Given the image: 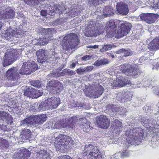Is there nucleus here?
Returning <instances> with one entry per match:
<instances>
[{
    "instance_id": "obj_41",
    "label": "nucleus",
    "mask_w": 159,
    "mask_h": 159,
    "mask_svg": "<svg viewBox=\"0 0 159 159\" xmlns=\"http://www.w3.org/2000/svg\"><path fill=\"white\" fill-rule=\"evenodd\" d=\"M108 60L106 59H103L100 60H97L94 63L95 66H99L102 65H104L108 63Z\"/></svg>"
},
{
    "instance_id": "obj_18",
    "label": "nucleus",
    "mask_w": 159,
    "mask_h": 159,
    "mask_svg": "<svg viewBox=\"0 0 159 159\" xmlns=\"http://www.w3.org/2000/svg\"><path fill=\"white\" fill-rule=\"evenodd\" d=\"M49 30L48 29H42V31H47V34L44 36H41L39 37V38L37 39V40L38 42V45H43L45 44H47L52 39V36L51 34L50 35H49L48 33Z\"/></svg>"
},
{
    "instance_id": "obj_46",
    "label": "nucleus",
    "mask_w": 159,
    "mask_h": 159,
    "mask_svg": "<svg viewBox=\"0 0 159 159\" xmlns=\"http://www.w3.org/2000/svg\"><path fill=\"white\" fill-rule=\"evenodd\" d=\"M31 84L34 87L39 88L41 85V83L39 80H34L31 82Z\"/></svg>"
},
{
    "instance_id": "obj_51",
    "label": "nucleus",
    "mask_w": 159,
    "mask_h": 159,
    "mask_svg": "<svg viewBox=\"0 0 159 159\" xmlns=\"http://www.w3.org/2000/svg\"><path fill=\"white\" fill-rule=\"evenodd\" d=\"M84 72H85V67H81L76 70V72L78 74H82Z\"/></svg>"
},
{
    "instance_id": "obj_20",
    "label": "nucleus",
    "mask_w": 159,
    "mask_h": 159,
    "mask_svg": "<svg viewBox=\"0 0 159 159\" xmlns=\"http://www.w3.org/2000/svg\"><path fill=\"white\" fill-rule=\"evenodd\" d=\"M6 75L8 80L12 81H16L19 75L16 68H11L9 69L7 71Z\"/></svg>"
},
{
    "instance_id": "obj_58",
    "label": "nucleus",
    "mask_w": 159,
    "mask_h": 159,
    "mask_svg": "<svg viewBox=\"0 0 159 159\" xmlns=\"http://www.w3.org/2000/svg\"><path fill=\"white\" fill-rule=\"evenodd\" d=\"M72 159L69 156L66 155L65 156H61L60 157H57V159Z\"/></svg>"
},
{
    "instance_id": "obj_34",
    "label": "nucleus",
    "mask_w": 159,
    "mask_h": 159,
    "mask_svg": "<svg viewBox=\"0 0 159 159\" xmlns=\"http://www.w3.org/2000/svg\"><path fill=\"white\" fill-rule=\"evenodd\" d=\"M157 16L154 14H148L147 17V23L148 24H152L155 22L157 20Z\"/></svg>"
},
{
    "instance_id": "obj_22",
    "label": "nucleus",
    "mask_w": 159,
    "mask_h": 159,
    "mask_svg": "<svg viewBox=\"0 0 159 159\" xmlns=\"http://www.w3.org/2000/svg\"><path fill=\"white\" fill-rule=\"evenodd\" d=\"M21 35H22L20 34L19 31L16 30V29H15V30H12L10 32L7 30L4 34L3 36L6 39H9L12 36L19 38L21 37Z\"/></svg>"
},
{
    "instance_id": "obj_13",
    "label": "nucleus",
    "mask_w": 159,
    "mask_h": 159,
    "mask_svg": "<svg viewBox=\"0 0 159 159\" xmlns=\"http://www.w3.org/2000/svg\"><path fill=\"white\" fill-rule=\"evenodd\" d=\"M119 69L125 75L129 76H134L138 75L139 70L132 66H129L127 64H124L119 66Z\"/></svg>"
},
{
    "instance_id": "obj_5",
    "label": "nucleus",
    "mask_w": 159,
    "mask_h": 159,
    "mask_svg": "<svg viewBox=\"0 0 159 159\" xmlns=\"http://www.w3.org/2000/svg\"><path fill=\"white\" fill-rule=\"evenodd\" d=\"M49 54H51V56H49L48 57L47 56V51L44 49H40L38 50L36 53L38 57V62L43 63L45 61L51 63L53 62L54 63H56L59 59L60 56L59 53L57 52L55 49H52Z\"/></svg>"
},
{
    "instance_id": "obj_2",
    "label": "nucleus",
    "mask_w": 159,
    "mask_h": 159,
    "mask_svg": "<svg viewBox=\"0 0 159 159\" xmlns=\"http://www.w3.org/2000/svg\"><path fill=\"white\" fill-rule=\"evenodd\" d=\"M144 131L139 127H131L125 132V135L128 146L130 145H136L141 143L143 139Z\"/></svg>"
},
{
    "instance_id": "obj_26",
    "label": "nucleus",
    "mask_w": 159,
    "mask_h": 159,
    "mask_svg": "<svg viewBox=\"0 0 159 159\" xmlns=\"http://www.w3.org/2000/svg\"><path fill=\"white\" fill-rule=\"evenodd\" d=\"M21 126H31L36 125V122L35 120V116H31L30 117L26 118L21 122Z\"/></svg>"
},
{
    "instance_id": "obj_64",
    "label": "nucleus",
    "mask_w": 159,
    "mask_h": 159,
    "mask_svg": "<svg viewBox=\"0 0 159 159\" xmlns=\"http://www.w3.org/2000/svg\"><path fill=\"white\" fill-rule=\"evenodd\" d=\"M154 7L156 8H159V0L158 2L154 4Z\"/></svg>"
},
{
    "instance_id": "obj_38",
    "label": "nucleus",
    "mask_w": 159,
    "mask_h": 159,
    "mask_svg": "<svg viewBox=\"0 0 159 159\" xmlns=\"http://www.w3.org/2000/svg\"><path fill=\"white\" fill-rule=\"evenodd\" d=\"M33 88L30 87L26 86L24 90V94L25 96L32 98Z\"/></svg>"
},
{
    "instance_id": "obj_27",
    "label": "nucleus",
    "mask_w": 159,
    "mask_h": 159,
    "mask_svg": "<svg viewBox=\"0 0 159 159\" xmlns=\"http://www.w3.org/2000/svg\"><path fill=\"white\" fill-rule=\"evenodd\" d=\"M148 48L151 51H155L159 49V37L156 38L149 43Z\"/></svg>"
},
{
    "instance_id": "obj_8",
    "label": "nucleus",
    "mask_w": 159,
    "mask_h": 159,
    "mask_svg": "<svg viewBox=\"0 0 159 159\" xmlns=\"http://www.w3.org/2000/svg\"><path fill=\"white\" fill-rule=\"evenodd\" d=\"M104 89L98 83H93L84 90L85 95L88 97L98 98L102 95Z\"/></svg>"
},
{
    "instance_id": "obj_42",
    "label": "nucleus",
    "mask_w": 159,
    "mask_h": 159,
    "mask_svg": "<svg viewBox=\"0 0 159 159\" xmlns=\"http://www.w3.org/2000/svg\"><path fill=\"white\" fill-rule=\"evenodd\" d=\"M44 0H24L25 2L30 5H38L41 1Z\"/></svg>"
},
{
    "instance_id": "obj_40",
    "label": "nucleus",
    "mask_w": 159,
    "mask_h": 159,
    "mask_svg": "<svg viewBox=\"0 0 159 159\" xmlns=\"http://www.w3.org/2000/svg\"><path fill=\"white\" fill-rule=\"evenodd\" d=\"M9 145L8 141L6 139L0 138V147L2 148H7Z\"/></svg>"
},
{
    "instance_id": "obj_59",
    "label": "nucleus",
    "mask_w": 159,
    "mask_h": 159,
    "mask_svg": "<svg viewBox=\"0 0 159 159\" xmlns=\"http://www.w3.org/2000/svg\"><path fill=\"white\" fill-rule=\"evenodd\" d=\"M153 92L159 97V88H155L153 89Z\"/></svg>"
},
{
    "instance_id": "obj_21",
    "label": "nucleus",
    "mask_w": 159,
    "mask_h": 159,
    "mask_svg": "<svg viewBox=\"0 0 159 159\" xmlns=\"http://www.w3.org/2000/svg\"><path fill=\"white\" fill-rule=\"evenodd\" d=\"M116 8L117 12L120 14L126 15L129 12L128 6L123 2L117 3Z\"/></svg>"
},
{
    "instance_id": "obj_33",
    "label": "nucleus",
    "mask_w": 159,
    "mask_h": 159,
    "mask_svg": "<svg viewBox=\"0 0 159 159\" xmlns=\"http://www.w3.org/2000/svg\"><path fill=\"white\" fill-rule=\"evenodd\" d=\"M117 82V85L119 87H122L127 84H129L130 81H128L124 78L122 76H120L116 79Z\"/></svg>"
},
{
    "instance_id": "obj_35",
    "label": "nucleus",
    "mask_w": 159,
    "mask_h": 159,
    "mask_svg": "<svg viewBox=\"0 0 159 159\" xmlns=\"http://www.w3.org/2000/svg\"><path fill=\"white\" fill-rule=\"evenodd\" d=\"M83 120V121L82 124L80 125V127L83 129L84 132H88L90 128V122L85 119H84Z\"/></svg>"
},
{
    "instance_id": "obj_30",
    "label": "nucleus",
    "mask_w": 159,
    "mask_h": 159,
    "mask_svg": "<svg viewBox=\"0 0 159 159\" xmlns=\"http://www.w3.org/2000/svg\"><path fill=\"white\" fill-rule=\"evenodd\" d=\"M45 109L43 103H41L39 105L38 103H35L31 104L30 109L35 111H39L42 109Z\"/></svg>"
},
{
    "instance_id": "obj_7",
    "label": "nucleus",
    "mask_w": 159,
    "mask_h": 159,
    "mask_svg": "<svg viewBox=\"0 0 159 159\" xmlns=\"http://www.w3.org/2000/svg\"><path fill=\"white\" fill-rule=\"evenodd\" d=\"M79 40L77 35L74 33L68 34L63 39L61 42L63 49L65 50L70 51L77 46Z\"/></svg>"
},
{
    "instance_id": "obj_56",
    "label": "nucleus",
    "mask_w": 159,
    "mask_h": 159,
    "mask_svg": "<svg viewBox=\"0 0 159 159\" xmlns=\"http://www.w3.org/2000/svg\"><path fill=\"white\" fill-rule=\"evenodd\" d=\"M111 85L112 88L114 89H116V87H119L118 85H117V80H114V81L111 83Z\"/></svg>"
},
{
    "instance_id": "obj_48",
    "label": "nucleus",
    "mask_w": 159,
    "mask_h": 159,
    "mask_svg": "<svg viewBox=\"0 0 159 159\" xmlns=\"http://www.w3.org/2000/svg\"><path fill=\"white\" fill-rule=\"evenodd\" d=\"M65 21L64 19L63 18H60L57 19L55 22V25H63L64 24Z\"/></svg>"
},
{
    "instance_id": "obj_45",
    "label": "nucleus",
    "mask_w": 159,
    "mask_h": 159,
    "mask_svg": "<svg viewBox=\"0 0 159 159\" xmlns=\"http://www.w3.org/2000/svg\"><path fill=\"white\" fill-rule=\"evenodd\" d=\"M121 157L122 158L129 156L130 155L129 151L127 149H123L120 152Z\"/></svg>"
},
{
    "instance_id": "obj_43",
    "label": "nucleus",
    "mask_w": 159,
    "mask_h": 159,
    "mask_svg": "<svg viewBox=\"0 0 159 159\" xmlns=\"http://www.w3.org/2000/svg\"><path fill=\"white\" fill-rule=\"evenodd\" d=\"M116 47L114 44H106L104 45L102 48L100 49V51L104 52L111 50L113 47Z\"/></svg>"
},
{
    "instance_id": "obj_54",
    "label": "nucleus",
    "mask_w": 159,
    "mask_h": 159,
    "mask_svg": "<svg viewBox=\"0 0 159 159\" xmlns=\"http://www.w3.org/2000/svg\"><path fill=\"white\" fill-rule=\"evenodd\" d=\"M92 57V56H90L89 55H87L81 58V60L83 61H87V60H89Z\"/></svg>"
},
{
    "instance_id": "obj_57",
    "label": "nucleus",
    "mask_w": 159,
    "mask_h": 159,
    "mask_svg": "<svg viewBox=\"0 0 159 159\" xmlns=\"http://www.w3.org/2000/svg\"><path fill=\"white\" fill-rule=\"evenodd\" d=\"M19 104L17 103H16L14 104L13 107L16 111H17L18 110L20 109V107L19 106Z\"/></svg>"
},
{
    "instance_id": "obj_16",
    "label": "nucleus",
    "mask_w": 159,
    "mask_h": 159,
    "mask_svg": "<svg viewBox=\"0 0 159 159\" xmlns=\"http://www.w3.org/2000/svg\"><path fill=\"white\" fill-rule=\"evenodd\" d=\"M47 87L48 89L50 88L54 92H58L63 89V85L58 80H54L49 82L48 83Z\"/></svg>"
},
{
    "instance_id": "obj_62",
    "label": "nucleus",
    "mask_w": 159,
    "mask_h": 159,
    "mask_svg": "<svg viewBox=\"0 0 159 159\" xmlns=\"http://www.w3.org/2000/svg\"><path fill=\"white\" fill-rule=\"evenodd\" d=\"M125 51V49L122 48L121 49L118 50L116 52L117 54H120L121 53H124V52Z\"/></svg>"
},
{
    "instance_id": "obj_10",
    "label": "nucleus",
    "mask_w": 159,
    "mask_h": 159,
    "mask_svg": "<svg viewBox=\"0 0 159 159\" xmlns=\"http://www.w3.org/2000/svg\"><path fill=\"white\" fill-rule=\"evenodd\" d=\"M65 117L61 120H58L56 122L54 125V127L56 129L68 127L73 129L78 120V117L74 116L64 118Z\"/></svg>"
},
{
    "instance_id": "obj_25",
    "label": "nucleus",
    "mask_w": 159,
    "mask_h": 159,
    "mask_svg": "<svg viewBox=\"0 0 159 159\" xmlns=\"http://www.w3.org/2000/svg\"><path fill=\"white\" fill-rule=\"evenodd\" d=\"M7 121L8 124H11L13 122V118L8 113L4 111H0V122L3 123L4 120Z\"/></svg>"
},
{
    "instance_id": "obj_14",
    "label": "nucleus",
    "mask_w": 159,
    "mask_h": 159,
    "mask_svg": "<svg viewBox=\"0 0 159 159\" xmlns=\"http://www.w3.org/2000/svg\"><path fill=\"white\" fill-rule=\"evenodd\" d=\"M60 103V99L59 98L52 97H49L43 102L45 108L54 109L57 108Z\"/></svg>"
},
{
    "instance_id": "obj_37",
    "label": "nucleus",
    "mask_w": 159,
    "mask_h": 159,
    "mask_svg": "<svg viewBox=\"0 0 159 159\" xmlns=\"http://www.w3.org/2000/svg\"><path fill=\"white\" fill-rule=\"evenodd\" d=\"M21 135L22 138L25 139H28L31 135V132L29 129H24L21 132Z\"/></svg>"
},
{
    "instance_id": "obj_28",
    "label": "nucleus",
    "mask_w": 159,
    "mask_h": 159,
    "mask_svg": "<svg viewBox=\"0 0 159 159\" xmlns=\"http://www.w3.org/2000/svg\"><path fill=\"white\" fill-rule=\"evenodd\" d=\"M110 106L113 112H116L117 114L120 115H124L127 111L126 109L124 107H119L113 105H110Z\"/></svg>"
},
{
    "instance_id": "obj_44",
    "label": "nucleus",
    "mask_w": 159,
    "mask_h": 159,
    "mask_svg": "<svg viewBox=\"0 0 159 159\" xmlns=\"http://www.w3.org/2000/svg\"><path fill=\"white\" fill-rule=\"evenodd\" d=\"M62 74L63 75H68L71 76L75 74L74 72L70 69H66L63 70L61 72Z\"/></svg>"
},
{
    "instance_id": "obj_11",
    "label": "nucleus",
    "mask_w": 159,
    "mask_h": 159,
    "mask_svg": "<svg viewBox=\"0 0 159 159\" xmlns=\"http://www.w3.org/2000/svg\"><path fill=\"white\" fill-rule=\"evenodd\" d=\"M79 7L76 4H70L69 2L66 3L64 6V9L62 13H64L65 16L73 17L78 15L80 11L78 9Z\"/></svg>"
},
{
    "instance_id": "obj_6",
    "label": "nucleus",
    "mask_w": 159,
    "mask_h": 159,
    "mask_svg": "<svg viewBox=\"0 0 159 159\" xmlns=\"http://www.w3.org/2000/svg\"><path fill=\"white\" fill-rule=\"evenodd\" d=\"M142 124L148 130V133L149 135H153L157 139L159 140V120L157 121L152 120L143 118L141 120Z\"/></svg>"
},
{
    "instance_id": "obj_31",
    "label": "nucleus",
    "mask_w": 159,
    "mask_h": 159,
    "mask_svg": "<svg viewBox=\"0 0 159 159\" xmlns=\"http://www.w3.org/2000/svg\"><path fill=\"white\" fill-rule=\"evenodd\" d=\"M39 159H50L51 156L47 151L45 150H41L37 154Z\"/></svg>"
},
{
    "instance_id": "obj_15",
    "label": "nucleus",
    "mask_w": 159,
    "mask_h": 159,
    "mask_svg": "<svg viewBox=\"0 0 159 159\" xmlns=\"http://www.w3.org/2000/svg\"><path fill=\"white\" fill-rule=\"evenodd\" d=\"M97 122L98 127L103 129H107L110 124L109 118L103 115H101L97 117Z\"/></svg>"
},
{
    "instance_id": "obj_3",
    "label": "nucleus",
    "mask_w": 159,
    "mask_h": 159,
    "mask_svg": "<svg viewBox=\"0 0 159 159\" xmlns=\"http://www.w3.org/2000/svg\"><path fill=\"white\" fill-rule=\"evenodd\" d=\"M58 134L57 133L54 134V137L58 135L55 139L54 142L57 150L64 152L68 148L71 147L72 146L75 147L72 139L69 136L62 134Z\"/></svg>"
},
{
    "instance_id": "obj_9",
    "label": "nucleus",
    "mask_w": 159,
    "mask_h": 159,
    "mask_svg": "<svg viewBox=\"0 0 159 159\" xmlns=\"http://www.w3.org/2000/svg\"><path fill=\"white\" fill-rule=\"evenodd\" d=\"M22 51L21 49H14L12 48L9 49L5 54L3 58V66H6L11 64L14 61L21 55Z\"/></svg>"
},
{
    "instance_id": "obj_50",
    "label": "nucleus",
    "mask_w": 159,
    "mask_h": 159,
    "mask_svg": "<svg viewBox=\"0 0 159 159\" xmlns=\"http://www.w3.org/2000/svg\"><path fill=\"white\" fill-rule=\"evenodd\" d=\"M148 14H142L140 15L141 19L142 20L145 21L147 22V17Z\"/></svg>"
},
{
    "instance_id": "obj_4",
    "label": "nucleus",
    "mask_w": 159,
    "mask_h": 159,
    "mask_svg": "<svg viewBox=\"0 0 159 159\" xmlns=\"http://www.w3.org/2000/svg\"><path fill=\"white\" fill-rule=\"evenodd\" d=\"M81 149V154L88 159H103V155L98 147L92 143L86 144Z\"/></svg>"
},
{
    "instance_id": "obj_61",
    "label": "nucleus",
    "mask_w": 159,
    "mask_h": 159,
    "mask_svg": "<svg viewBox=\"0 0 159 159\" xmlns=\"http://www.w3.org/2000/svg\"><path fill=\"white\" fill-rule=\"evenodd\" d=\"M0 123H1V122ZM0 129L3 131H6L7 130V127L5 125L1 124H0Z\"/></svg>"
},
{
    "instance_id": "obj_55",
    "label": "nucleus",
    "mask_w": 159,
    "mask_h": 159,
    "mask_svg": "<svg viewBox=\"0 0 159 159\" xmlns=\"http://www.w3.org/2000/svg\"><path fill=\"white\" fill-rule=\"evenodd\" d=\"M94 67L93 66H89L85 68V72H89L92 70Z\"/></svg>"
},
{
    "instance_id": "obj_32",
    "label": "nucleus",
    "mask_w": 159,
    "mask_h": 159,
    "mask_svg": "<svg viewBox=\"0 0 159 159\" xmlns=\"http://www.w3.org/2000/svg\"><path fill=\"white\" fill-rule=\"evenodd\" d=\"M47 116L46 114L35 116V120L36 125L43 124L46 120Z\"/></svg>"
},
{
    "instance_id": "obj_29",
    "label": "nucleus",
    "mask_w": 159,
    "mask_h": 159,
    "mask_svg": "<svg viewBox=\"0 0 159 159\" xmlns=\"http://www.w3.org/2000/svg\"><path fill=\"white\" fill-rule=\"evenodd\" d=\"M115 11V10H113L111 6H107L103 9V15L105 17H109L113 14Z\"/></svg>"
},
{
    "instance_id": "obj_39",
    "label": "nucleus",
    "mask_w": 159,
    "mask_h": 159,
    "mask_svg": "<svg viewBox=\"0 0 159 159\" xmlns=\"http://www.w3.org/2000/svg\"><path fill=\"white\" fill-rule=\"evenodd\" d=\"M32 98H36L41 96L43 92L42 90H35L33 88Z\"/></svg>"
},
{
    "instance_id": "obj_53",
    "label": "nucleus",
    "mask_w": 159,
    "mask_h": 159,
    "mask_svg": "<svg viewBox=\"0 0 159 159\" xmlns=\"http://www.w3.org/2000/svg\"><path fill=\"white\" fill-rule=\"evenodd\" d=\"M30 105H31V103L28 102H25L22 104V107L27 109L29 107V106H30Z\"/></svg>"
},
{
    "instance_id": "obj_60",
    "label": "nucleus",
    "mask_w": 159,
    "mask_h": 159,
    "mask_svg": "<svg viewBox=\"0 0 159 159\" xmlns=\"http://www.w3.org/2000/svg\"><path fill=\"white\" fill-rule=\"evenodd\" d=\"M98 45H89L87 46L86 47L88 48H91L93 49H96L98 48Z\"/></svg>"
},
{
    "instance_id": "obj_12",
    "label": "nucleus",
    "mask_w": 159,
    "mask_h": 159,
    "mask_svg": "<svg viewBox=\"0 0 159 159\" xmlns=\"http://www.w3.org/2000/svg\"><path fill=\"white\" fill-rule=\"evenodd\" d=\"M38 69L37 64L34 62H25L23 63L19 73L21 75H30L37 70Z\"/></svg>"
},
{
    "instance_id": "obj_19",
    "label": "nucleus",
    "mask_w": 159,
    "mask_h": 159,
    "mask_svg": "<svg viewBox=\"0 0 159 159\" xmlns=\"http://www.w3.org/2000/svg\"><path fill=\"white\" fill-rule=\"evenodd\" d=\"M31 152L25 148H21L19 152L15 153L13 156L14 159H27L30 157Z\"/></svg>"
},
{
    "instance_id": "obj_23",
    "label": "nucleus",
    "mask_w": 159,
    "mask_h": 159,
    "mask_svg": "<svg viewBox=\"0 0 159 159\" xmlns=\"http://www.w3.org/2000/svg\"><path fill=\"white\" fill-rule=\"evenodd\" d=\"M112 126L114 129L113 132L117 135L119 134L122 130V123L118 120H115L112 122Z\"/></svg>"
},
{
    "instance_id": "obj_24",
    "label": "nucleus",
    "mask_w": 159,
    "mask_h": 159,
    "mask_svg": "<svg viewBox=\"0 0 159 159\" xmlns=\"http://www.w3.org/2000/svg\"><path fill=\"white\" fill-rule=\"evenodd\" d=\"M95 27V22L90 21L87 26L88 31H86L85 32V36L88 37L92 36L95 33L94 31L96 28Z\"/></svg>"
},
{
    "instance_id": "obj_17",
    "label": "nucleus",
    "mask_w": 159,
    "mask_h": 159,
    "mask_svg": "<svg viewBox=\"0 0 159 159\" xmlns=\"http://www.w3.org/2000/svg\"><path fill=\"white\" fill-rule=\"evenodd\" d=\"M15 15V11L11 8L9 7L5 11H0V20L2 19H12Z\"/></svg>"
},
{
    "instance_id": "obj_47",
    "label": "nucleus",
    "mask_w": 159,
    "mask_h": 159,
    "mask_svg": "<svg viewBox=\"0 0 159 159\" xmlns=\"http://www.w3.org/2000/svg\"><path fill=\"white\" fill-rule=\"evenodd\" d=\"M106 1V0H88V1L90 5L91 4L94 5L98 4Z\"/></svg>"
},
{
    "instance_id": "obj_49",
    "label": "nucleus",
    "mask_w": 159,
    "mask_h": 159,
    "mask_svg": "<svg viewBox=\"0 0 159 159\" xmlns=\"http://www.w3.org/2000/svg\"><path fill=\"white\" fill-rule=\"evenodd\" d=\"M61 75H63L62 74L61 72L60 73L57 72H53L49 75L50 76L55 78L58 77Z\"/></svg>"
},
{
    "instance_id": "obj_52",
    "label": "nucleus",
    "mask_w": 159,
    "mask_h": 159,
    "mask_svg": "<svg viewBox=\"0 0 159 159\" xmlns=\"http://www.w3.org/2000/svg\"><path fill=\"white\" fill-rule=\"evenodd\" d=\"M124 56L125 57H128L130 56L132 54V52L130 49L126 50L125 49V51L124 52Z\"/></svg>"
},
{
    "instance_id": "obj_63",
    "label": "nucleus",
    "mask_w": 159,
    "mask_h": 159,
    "mask_svg": "<svg viewBox=\"0 0 159 159\" xmlns=\"http://www.w3.org/2000/svg\"><path fill=\"white\" fill-rule=\"evenodd\" d=\"M158 68H159V62H157L156 65L153 66L152 69L157 70Z\"/></svg>"
},
{
    "instance_id": "obj_1",
    "label": "nucleus",
    "mask_w": 159,
    "mask_h": 159,
    "mask_svg": "<svg viewBox=\"0 0 159 159\" xmlns=\"http://www.w3.org/2000/svg\"><path fill=\"white\" fill-rule=\"evenodd\" d=\"M117 25L118 27L116 33L118 38H121L127 35L132 26L130 23L127 22H122L119 20L115 22L110 20L107 23L105 27L108 37L111 38L114 36L116 33Z\"/></svg>"
},
{
    "instance_id": "obj_36",
    "label": "nucleus",
    "mask_w": 159,
    "mask_h": 159,
    "mask_svg": "<svg viewBox=\"0 0 159 159\" xmlns=\"http://www.w3.org/2000/svg\"><path fill=\"white\" fill-rule=\"evenodd\" d=\"M44 10H43L40 11L41 15L43 16H46L47 14L50 15L51 11H52V7L49 6H46L44 7Z\"/></svg>"
}]
</instances>
